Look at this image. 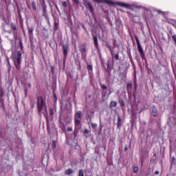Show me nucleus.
I'll use <instances>...</instances> for the list:
<instances>
[{"label": "nucleus", "instance_id": "1", "mask_svg": "<svg viewBox=\"0 0 176 176\" xmlns=\"http://www.w3.org/2000/svg\"><path fill=\"white\" fill-rule=\"evenodd\" d=\"M37 112L42 113L43 108H45V111L47 112V107H46V100H43V97L39 96L36 99Z\"/></svg>", "mask_w": 176, "mask_h": 176}, {"label": "nucleus", "instance_id": "2", "mask_svg": "<svg viewBox=\"0 0 176 176\" xmlns=\"http://www.w3.org/2000/svg\"><path fill=\"white\" fill-rule=\"evenodd\" d=\"M22 56L23 53L21 52V51H17L16 57L12 58V61H14L15 67L16 69H18V71H20V65H21V58H23ZM16 61L18 65H16Z\"/></svg>", "mask_w": 176, "mask_h": 176}, {"label": "nucleus", "instance_id": "3", "mask_svg": "<svg viewBox=\"0 0 176 176\" xmlns=\"http://www.w3.org/2000/svg\"><path fill=\"white\" fill-rule=\"evenodd\" d=\"M82 111H78L74 114V126L75 129L82 124Z\"/></svg>", "mask_w": 176, "mask_h": 176}, {"label": "nucleus", "instance_id": "4", "mask_svg": "<svg viewBox=\"0 0 176 176\" xmlns=\"http://www.w3.org/2000/svg\"><path fill=\"white\" fill-rule=\"evenodd\" d=\"M135 39L136 41V43L138 46V50L140 54V57L142 60H146V57L145 56V52H144V49H142V47L141 46V43H140V39H138V37L137 36H135Z\"/></svg>", "mask_w": 176, "mask_h": 176}, {"label": "nucleus", "instance_id": "5", "mask_svg": "<svg viewBox=\"0 0 176 176\" xmlns=\"http://www.w3.org/2000/svg\"><path fill=\"white\" fill-rule=\"evenodd\" d=\"M62 49L63 51V61H67V58L68 57V51L69 50V45L68 43L63 44Z\"/></svg>", "mask_w": 176, "mask_h": 176}, {"label": "nucleus", "instance_id": "6", "mask_svg": "<svg viewBox=\"0 0 176 176\" xmlns=\"http://www.w3.org/2000/svg\"><path fill=\"white\" fill-rule=\"evenodd\" d=\"M84 1V5L85 8H88L89 12L91 14H94V7H93V4L91 3V1L89 0H83Z\"/></svg>", "mask_w": 176, "mask_h": 176}, {"label": "nucleus", "instance_id": "7", "mask_svg": "<svg viewBox=\"0 0 176 176\" xmlns=\"http://www.w3.org/2000/svg\"><path fill=\"white\" fill-rule=\"evenodd\" d=\"M151 17H153V14H152V10L149 9H144V18L146 19H151Z\"/></svg>", "mask_w": 176, "mask_h": 176}, {"label": "nucleus", "instance_id": "8", "mask_svg": "<svg viewBox=\"0 0 176 176\" xmlns=\"http://www.w3.org/2000/svg\"><path fill=\"white\" fill-rule=\"evenodd\" d=\"M120 52L118 51L116 54H115V51H111V58H112V62L113 63L116 60V61H119V60H120V58H119V54H120Z\"/></svg>", "mask_w": 176, "mask_h": 176}, {"label": "nucleus", "instance_id": "9", "mask_svg": "<svg viewBox=\"0 0 176 176\" xmlns=\"http://www.w3.org/2000/svg\"><path fill=\"white\" fill-rule=\"evenodd\" d=\"M126 91L129 96L133 93V82L131 81H129L126 84Z\"/></svg>", "mask_w": 176, "mask_h": 176}, {"label": "nucleus", "instance_id": "10", "mask_svg": "<svg viewBox=\"0 0 176 176\" xmlns=\"http://www.w3.org/2000/svg\"><path fill=\"white\" fill-rule=\"evenodd\" d=\"M80 52L82 56H86L87 53V50H86V43H82L80 46Z\"/></svg>", "mask_w": 176, "mask_h": 176}, {"label": "nucleus", "instance_id": "11", "mask_svg": "<svg viewBox=\"0 0 176 176\" xmlns=\"http://www.w3.org/2000/svg\"><path fill=\"white\" fill-rule=\"evenodd\" d=\"M151 115L154 118H157V116H159V111L157 110V108L155 107V105L151 106Z\"/></svg>", "mask_w": 176, "mask_h": 176}, {"label": "nucleus", "instance_id": "12", "mask_svg": "<svg viewBox=\"0 0 176 176\" xmlns=\"http://www.w3.org/2000/svg\"><path fill=\"white\" fill-rule=\"evenodd\" d=\"M28 34L29 38H34V27H28Z\"/></svg>", "mask_w": 176, "mask_h": 176}, {"label": "nucleus", "instance_id": "13", "mask_svg": "<svg viewBox=\"0 0 176 176\" xmlns=\"http://www.w3.org/2000/svg\"><path fill=\"white\" fill-rule=\"evenodd\" d=\"M122 124H123V120H122V118L120 116H118V122H117V127L118 129H120L122 127Z\"/></svg>", "mask_w": 176, "mask_h": 176}, {"label": "nucleus", "instance_id": "14", "mask_svg": "<svg viewBox=\"0 0 176 176\" xmlns=\"http://www.w3.org/2000/svg\"><path fill=\"white\" fill-rule=\"evenodd\" d=\"M118 104H120L121 108H124V107H126V103L124 102V100L120 98V96H119L118 98Z\"/></svg>", "mask_w": 176, "mask_h": 176}, {"label": "nucleus", "instance_id": "15", "mask_svg": "<svg viewBox=\"0 0 176 176\" xmlns=\"http://www.w3.org/2000/svg\"><path fill=\"white\" fill-rule=\"evenodd\" d=\"M117 5L121 8H125V9H129V8H130V5L125 3H118Z\"/></svg>", "mask_w": 176, "mask_h": 176}, {"label": "nucleus", "instance_id": "16", "mask_svg": "<svg viewBox=\"0 0 176 176\" xmlns=\"http://www.w3.org/2000/svg\"><path fill=\"white\" fill-rule=\"evenodd\" d=\"M94 38V44L96 49H98V38L96 36H93Z\"/></svg>", "mask_w": 176, "mask_h": 176}, {"label": "nucleus", "instance_id": "17", "mask_svg": "<svg viewBox=\"0 0 176 176\" xmlns=\"http://www.w3.org/2000/svg\"><path fill=\"white\" fill-rule=\"evenodd\" d=\"M74 173H75V171H74L72 168H68L65 171V175H71V174H74Z\"/></svg>", "mask_w": 176, "mask_h": 176}, {"label": "nucleus", "instance_id": "18", "mask_svg": "<svg viewBox=\"0 0 176 176\" xmlns=\"http://www.w3.org/2000/svg\"><path fill=\"white\" fill-rule=\"evenodd\" d=\"M87 69L88 71V74L90 75V74H91V72H93V65L87 64Z\"/></svg>", "mask_w": 176, "mask_h": 176}, {"label": "nucleus", "instance_id": "19", "mask_svg": "<svg viewBox=\"0 0 176 176\" xmlns=\"http://www.w3.org/2000/svg\"><path fill=\"white\" fill-rule=\"evenodd\" d=\"M117 105H118V102L112 100L109 104V107L115 108V107H117Z\"/></svg>", "mask_w": 176, "mask_h": 176}, {"label": "nucleus", "instance_id": "20", "mask_svg": "<svg viewBox=\"0 0 176 176\" xmlns=\"http://www.w3.org/2000/svg\"><path fill=\"white\" fill-rule=\"evenodd\" d=\"M58 30H59L58 22H56V21H55V23H54V30L55 32H57V31H58Z\"/></svg>", "mask_w": 176, "mask_h": 176}, {"label": "nucleus", "instance_id": "21", "mask_svg": "<svg viewBox=\"0 0 176 176\" xmlns=\"http://www.w3.org/2000/svg\"><path fill=\"white\" fill-rule=\"evenodd\" d=\"M104 3H107V5H115V3L110 0H104Z\"/></svg>", "mask_w": 176, "mask_h": 176}, {"label": "nucleus", "instance_id": "22", "mask_svg": "<svg viewBox=\"0 0 176 176\" xmlns=\"http://www.w3.org/2000/svg\"><path fill=\"white\" fill-rule=\"evenodd\" d=\"M5 94V91L3 90V88L0 87V97L2 98L3 97V95Z\"/></svg>", "mask_w": 176, "mask_h": 176}, {"label": "nucleus", "instance_id": "23", "mask_svg": "<svg viewBox=\"0 0 176 176\" xmlns=\"http://www.w3.org/2000/svg\"><path fill=\"white\" fill-rule=\"evenodd\" d=\"M32 8L33 10H36V3L35 1L32 2Z\"/></svg>", "mask_w": 176, "mask_h": 176}, {"label": "nucleus", "instance_id": "24", "mask_svg": "<svg viewBox=\"0 0 176 176\" xmlns=\"http://www.w3.org/2000/svg\"><path fill=\"white\" fill-rule=\"evenodd\" d=\"M78 176H85V170L80 169L78 170Z\"/></svg>", "mask_w": 176, "mask_h": 176}, {"label": "nucleus", "instance_id": "25", "mask_svg": "<svg viewBox=\"0 0 176 176\" xmlns=\"http://www.w3.org/2000/svg\"><path fill=\"white\" fill-rule=\"evenodd\" d=\"M11 28L14 31H17V27H16V25H14L13 23H11Z\"/></svg>", "mask_w": 176, "mask_h": 176}, {"label": "nucleus", "instance_id": "26", "mask_svg": "<svg viewBox=\"0 0 176 176\" xmlns=\"http://www.w3.org/2000/svg\"><path fill=\"white\" fill-rule=\"evenodd\" d=\"M100 86L101 89L103 90H107V85H105V84L100 83Z\"/></svg>", "mask_w": 176, "mask_h": 176}, {"label": "nucleus", "instance_id": "27", "mask_svg": "<svg viewBox=\"0 0 176 176\" xmlns=\"http://www.w3.org/2000/svg\"><path fill=\"white\" fill-rule=\"evenodd\" d=\"M24 93H25V98H27L28 97V89L25 88Z\"/></svg>", "mask_w": 176, "mask_h": 176}, {"label": "nucleus", "instance_id": "28", "mask_svg": "<svg viewBox=\"0 0 176 176\" xmlns=\"http://www.w3.org/2000/svg\"><path fill=\"white\" fill-rule=\"evenodd\" d=\"M107 70L110 71V72H111L112 71V68L111 67V65H109V60L107 61Z\"/></svg>", "mask_w": 176, "mask_h": 176}, {"label": "nucleus", "instance_id": "29", "mask_svg": "<svg viewBox=\"0 0 176 176\" xmlns=\"http://www.w3.org/2000/svg\"><path fill=\"white\" fill-rule=\"evenodd\" d=\"M57 148V145L56 144V141L53 140L52 141V149L54 150Z\"/></svg>", "mask_w": 176, "mask_h": 176}, {"label": "nucleus", "instance_id": "30", "mask_svg": "<svg viewBox=\"0 0 176 176\" xmlns=\"http://www.w3.org/2000/svg\"><path fill=\"white\" fill-rule=\"evenodd\" d=\"M133 173L134 174H137V173H138V166H135L133 168Z\"/></svg>", "mask_w": 176, "mask_h": 176}, {"label": "nucleus", "instance_id": "31", "mask_svg": "<svg viewBox=\"0 0 176 176\" xmlns=\"http://www.w3.org/2000/svg\"><path fill=\"white\" fill-rule=\"evenodd\" d=\"M19 46L21 47V50H23V41L21 40L19 41Z\"/></svg>", "mask_w": 176, "mask_h": 176}, {"label": "nucleus", "instance_id": "32", "mask_svg": "<svg viewBox=\"0 0 176 176\" xmlns=\"http://www.w3.org/2000/svg\"><path fill=\"white\" fill-rule=\"evenodd\" d=\"M101 64H102V66L103 68H105V65H104V60L103 58H102V60H100Z\"/></svg>", "mask_w": 176, "mask_h": 176}, {"label": "nucleus", "instance_id": "33", "mask_svg": "<svg viewBox=\"0 0 176 176\" xmlns=\"http://www.w3.org/2000/svg\"><path fill=\"white\" fill-rule=\"evenodd\" d=\"M50 114L51 116H53V115H54V111L53 110V109H50Z\"/></svg>", "mask_w": 176, "mask_h": 176}, {"label": "nucleus", "instance_id": "34", "mask_svg": "<svg viewBox=\"0 0 176 176\" xmlns=\"http://www.w3.org/2000/svg\"><path fill=\"white\" fill-rule=\"evenodd\" d=\"M90 133V131L87 129H85L83 134H89Z\"/></svg>", "mask_w": 176, "mask_h": 176}, {"label": "nucleus", "instance_id": "35", "mask_svg": "<svg viewBox=\"0 0 176 176\" xmlns=\"http://www.w3.org/2000/svg\"><path fill=\"white\" fill-rule=\"evenodd\" d=\"M98 53L100 60H102V54H101V52L98 51Z\"/></svg>", "mask_w": 176, "mask_h": 176}, {"label": "nucleus", "instance_id": "36", "mask_svg": "<svg viewBox=\"0 0 176 176\" xmlns=\"http://www.w3.org/2000/svg\"><path fill=\"white\" fill-rule=\"evenodd\" d=\"M62 5H63V8H67V1H63Z\"/></svg>", "mask_w": 176, "mask_h": 176}, {"label": "nucleus", "instance_id": "37", "mask_svg": "<svg viewBox=\"0 0 176 176\" xmlns=\"http://www.w3.org/2000/svg\"><path fill=\"white\" fill-rule=\"evenodd\" d=\"M97 124L96 123H92L91 124V127H92V129H96V127H97Z\"/></svg>", "mask_w": 176, "mask_h": 176}, {"label": "nucleus", "instance_id": "38", "mask_svg": "<svg viewBox=\"0 0 176 176\" xmlns=\"http://www.w3.org/2000/svg\"><path fill=\"white\" fill-rule=\"evenodd\" d=\"M95 1V2H96L97 3H102V2H104V0H94Z\"/></svg>", "mask_w": 176, "mask_h": 176}, {"label": "nucleus", "instance_id": "39", "mask_svg": "<svg viewBox=\"0 0 176 176\" xmlns=\"http://www.w3.org/2000/svg\"><path fill=\"white\" fill-rule=\"evenodd\" d=\"M174 162H175V157H172L171 160H170L171 164H173V163H174Z\"/></svg>", "mask_w": 176, "mask_h": 176}, {"label": "nucleus", "instance_id": "40", "mask_svg": "<svg viewBox=\"0 0 176 176\" xmlns=\"http://www.w3.org/2000/svg\"><path fill=\"white\" fill-rule=\"evenodd\" d=\"M155 175H159L160 174V171L159 170H155L154 173Z\"/></svg>", "mask_w": 176, "mask_h": 176}, {"label": "nucleus", "instance_id": "41", "mask_svg": "<svg viewBox=\"0 0 176 176\" xmlns=\"http://www.w3.org/2000/svg\"><path fill=\"white\" fill-rule=\"evenodd\" d=\"M51 72L52 74H54V67L53 66L51 67Z\"/></svg>", "mask_w": 176, "mask_h": 176}, {"label": "nucleus", "instance_id": "42", "mask_svg": "<svg viewBox=\"0 0 176 176\" xmlns=\"http://www.w3.org/2000/svg\"><path fill=\"white\" fill-rule=\"evenodd\" d=\"M108 47H109V50H110V53H111V54H112V52H113V49H112V47H111V46H109Z\"/></svg>", "mask_w": 176, "mask_h": 176}, {"label": "nucleus", "instance_id": "43", "mask_svg": "<svg viewBox=\"0 0 176 176\" xmlns=\"http://www.w3.org/2000/svg\"><path fill=\"white\" fill-rule=\"evenodd\" d=\"M73 1V2H75V3L76 4V5H78L79 4V0H72Z\"/></svg>", "mask_w": 176, "mask_h": 176}, {"label": "nucleus", "instance_id": "44", "mask_svg": "<svg viewBox=\"0 0 176 176\" xmlns=\"http://www.w3.org/2000/svg\"><path fill=\"white\" fill-rule=\"evenodd\" d=\"M67 131H69V132L72 131V127H70V126L68 127L67 129Z\"/></svg>", "mask_w": 176, "mask_h": 176}, {"label": "nucleus", "instance_id": "45", "mask_svg": "<svg viewBox=\"0 0 176 176\" xmlns=\"http://www.w3.org/2000/svg\"><path fill=\"white\" fill-rule=\"evenodd\" d=\"M60 124H62V126H63V127H65V124H64V122H63V121H61V120H60Z\"/></svg>", "mask_w": 176, "mask_h": 176}, {"label": "nucleus", "instance_id": "46", "mask_svg": "<svg viewBox=\"0 0 176 176\" xmlns=\"http://www.w3.org/2000/svg\"><path fill=\"white\" fill-rule=\"evenodd\" d=\"M54 98L55 99V101H57V95H56V94H54Z\"/></svg>", "mask_w": 176, "mask_h": 176}, {"label": "nucleus", "instance_id": "47", "mask_svg": "<svg viewBox=\"0 0 176 176\" xmlns=\"http://www.w3.org/2000/svg\"><path fill=\"white\" fill-rule=\"evenodd\" d=\"M32 85H31V83H28V87H29V89H31Z\"/></svg>", "mask_w": 176, "mask_h": 176}, {"label": "nucleus", "instance_id": "48", "mask_svg": "<svg viewBox=\"0 0 176 176\" xmlns=\"http://www.w3.org/2000/svg\"><path fill=\"white\" fill-rule=\"evenodd\" d=\"M124 152H127V151H129V148H127V146H126L124 149Z\"/></svg>", "mask_w": 176, "mask_h": 176}, {"label": "nucleus", "instance_id": "49", "mask_svg": "<svg viewBox=\"0 0 176 176\" xmlns=\"http://www.w3.org/2000/svg\"><path fill=\"white\" fill-rule=\"evenodd\" d=\"M82 28H83L84 30H85V31H87V29H86V28L85 27V25H82Z\"/></svg>", "mask_w": 176, "mask_h": 176}, {"label": "nucleus", "instance_id": "50", "mask_svg": "<svg viewBox=\"0 0 176 176\" xmlns=\"http://www.w3.org/2000/svg\"><path fill=\"white\" fill-rule=\"evenodd\" d=\"M47 131H50V128L49 126H47Z\"/></svg>", "mask_w": 176, "mask_h": 176}, {"label": "nucleus", "instance_id": "51", "mask_svg": "<svg viewBox=\"0 0 176 176\" xmlns=\"http://www.w3.org/2000/svg\"><path fill=\"white\" fill-rule=\"evenodd\" d=\"M129 58H130V60H133V56H131V55H130Z\"/></svg>", "mask_w": 176, "mask_h": 176}, {"label": "nucleus", "instance_id": "52", "mask_svg": "<svg viewBox=\"0 0 176 176\" xmlns=\"http://www.w3.org/2000/svg\"><path fill=\"white\" fill-rule=\"evenodd\" d=\"M111 94H112V91H110L109 96H111Z\"/></svg>", "mask_w": 176, "mask_h": 176}, {"label": "nucleus", "instance_id": "53", "mask_svg": "<svg viewBox=\"0 0 176 176\" xmlns=\"http://www.w3.org/2000/svg\"><path fill=\"white\" fill-rule=\"evenodd\" d=\"M46 120H47V123H49V118H47Z\"/></svg>", "mask_w": 176, "mask_h": 176}, {"label": "nucleus", "instance_id": "54", "mask_svg": "<svg viewBox=\"0 0 176 176\" xmlns=\"http://www.w3.org/2000/svg\"><path fill=\"white\" fill-rule=\"evenodd\" d=\"M143 165H144V162H142V166H143Z\"/></svg>", "mask_w": 176, "mask_h": 176}, {"label": "nucleus", "instance_id": "55", "mask_svg": "<svg viewBox=\"0 0 176 176\" xmlns=\"http://www.w3.org/2000/svg\"><path fill=\"white\" fill-rule=\"evenodd\" d=\"M172 176H175V175H174V174H172Z\"/></svg>", "mask_w": 176, "mask_h": 176}, {"label": "nucleus", "instance_id": "56", "mask_svg": "<svg viewBox=\"0 0 176 176\" xmlns=\"http://www.w3.org/2000/svg\"><path fill=\"white\" fill-rule=\"evenodd\" d=\"M117 94H119V91L117 92Z\"/></svg>", "mask_w": 176, "mask_h": 176}, {"label": "nucleus", "instance_id": "57", "mask_svg": "<svg viewBox=\"0 0 176 176\" xmlns=\"http://www.w3.org/2000/svg\"><path fill=\"white\" fill-rule=\"evenodd\" d=\"M133 97H135V94L133 95Z\"/></svg>", "mask_w": 176, "mask_h": 176}, {"label": "nucleus", "instance_id": "58", "mask_svg": "<svg viewBox=\"0 0 176 176\" xmlns=\"http://www.w3.org/2000/svg\"><path fill=\"white\" fill-rule=\"evenodd\" d=\"M81 68V66L80 65V69Z\"/></svg>", "mask_w": 176, "mask_h": 176}]
</instances>
